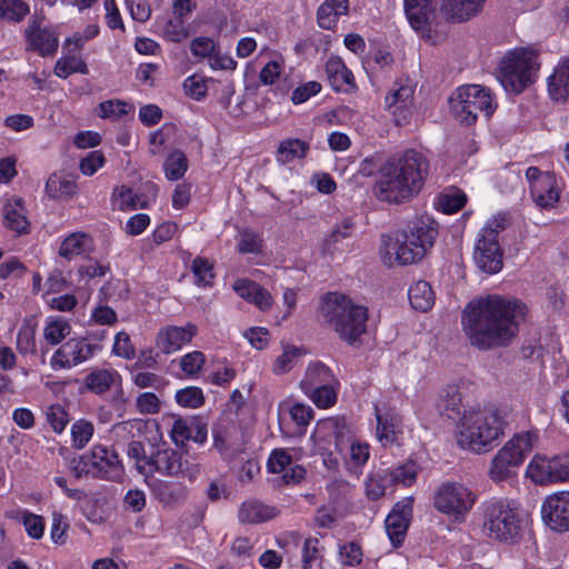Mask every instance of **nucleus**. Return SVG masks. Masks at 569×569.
Returning <instances> with one entry per match:
<instances>
[{"label":"nucleus","instance_id":"f257e3e1","mask_svg":"<svg viewBox=\"0 0 569 569\" xmlns=\"http://www.w3.org/2000/svg\"><path fill=\"white\" fill-rule=\"evenodd\" d=\"M527 306L509 296L490 293L469 301L461 312L462 332L479 350L507 347L525 320Z\"/></svg>","mask_w":569,"mask_h":569},{"label":"nucleus","instance_id":"f03ea898","mask_svg":"<svg viewBox=\"0 0 569 569\" xmlns=\"http://www.w3.org/2000/svg\"><path fill=\"white\" fill-rule=\"evenodd\" d=\"M428 171L427 158L416 150L392 156L379 167V176L373 186L375 194L389 203L408 201L420 192Z\"/></svg>","mask_w":569,"mask_h":569},{"label":"nucleus","instance_id":"7ed1b4c3","mask_svg":"<svg viewBox=\"0 0 569 569\" xmlns=\"http://www.w3.org/2000/svg\"><path fill=\"white\" fill-rule=\"evenodd\" d=\"M507 410L495 406L465 410L457 426L458 445L473 452L489 450L503 436Z\"/></svg>","mask_w":569,"mask_h":569},{"label":"nucleus","instance_id":"20e7f679","mask_svg":"<svg viewBox=\"0 0 569 569\" xmlns=\"http://www.w3.org/2000/svg\"><path fill=\"white\" fill-rule=\"evenodd\" d=\"M321 311L330 327L348 343H353L366 332L368 309L345 295L328 293Z\"/></svg>","mask_w":569,"mask_h":569},{"label":"nucleus","instance_id":"39448f33","mask_svg":"<svg viewBox=\"0 0 569 569\" xmlns=\"http://www.w3.org/2000/svg\"><path fill=\"white\" fill-rule=\"evenodd\" d=\"M537 442L538 431L536 430L521 431L513 435L492 458L488 469V477L493 482L506 481L513 477Z\"/></svg>","mask_w":569,"mask_h":569},{"label":"nucleus","instance_id":"423d86ee","mask_svg":"<svg viewBox=\"0 0 569 569\" xmlns=\"http://www.w3.org/2000/svg\"><path fill=\"white\" fill-rule=\"evenodd\" d=\"M521 528V517L513 501L490 500L483 506V533L493 540L513 542Z\"/></svg>","mask_w":569,"mask_h":569},{"label":"nucleus","instance_id":"0eeeda50","mask_svg":"<svg viewBox=\"0 0 569 569\" xmlns=\"http://www.w3.org/2000/svg\"><path fill=\"white\" fill-rule=\"evenodd\" d=\"M537 53L526 48L507 52L500 60L497 78L508 92L520 93L533 81Z\"/></svg>","mask_w":569,"mask_h":569},{"label":"nucleus","instance_id":"6e6552de","mask_svg":"<svg viewBox=\"0 0 569 569\" xmlns=\"http://www.w3.org/2000/svg\"><path fill=\"white\" fill-rule=\"evenodd\" d=\"M70 469L77 478L92 476L94 478L117 481L123 476V467L118 453L103 445L92 448L70 461Z\"/></svg>","mask_w":569,"mask_h":569},{"label":"nucleus","instance_id":"1a4fd4ad","mask_svg":"<svg viewBox=\"0 0 569 569\" xmlns=\"http://www.w3.org/2000/svg\"><path fill=\"white\" fill-rule=\"evenodd\" d=\"M450 110L461 123H476L479 113L489 118L496 110L491 92L479 84L459 87L449 98Z\"/></svg>","mask_w":569,"mask_h":569},{"label":"nucleus","instance_id":"9d476101","mask_svg":"<svg viewBox=\"0 0 569 569\" xmlns=\"http://www.w3.org/2000/svg\"><path fill=\"white\" fill-rule=\"evenodd\" d=\"M438 223L429 217H422L412 222L409 230H396L382 234L385 249H428L435 246L439 234Z\"/></svg>","mask_w":569,"mask_h":569},{"label":"nucleus","instance_id":"9b49d317","mask_svg":"<svg viewBox=\"0 0 569 569\" xmlns=\"http://www.w3.org/2000/svg\"><path fill=\"white\" fill-rule=\"evenodd\" d=\"M476 500L477 495L465 483L446 481L437 488L433 506L439 512L463 521Z\"/></svg>","mask_w":569,"mask_h":569},{"label":"nucleus","instance_id":"f8f14e48","mask_svg":"<svg viewBox=\"0 0 569 569\" xmlns=\"http://www.w3.org/2000/svg\"><path fill=\"white\" fill-rule=\"evenodd\" d=\"M526 178L533 202L541 209L556 208L560 200V188L556 174L541 171L538 167H529L526 170Z\"/></svg>","mask_w":569,"mask_h":569},{"label":"nucleus","instance_id":"ddd939ff","mask_svg":"<svg viewBox=\"0 0 569 569\" xmlns=\"http://www.w3.org/2000/svg\"><path fill=\"white\" fill-rule=\"evenodd\" d=\"M26 47L41 57L53 56L59 47L57 27L44 22L42 17H33L23 31Z\"/></svg>","mask_w":569,"mask_h":569},{"label":"nucleus","instance_id":"4468645a","mask_svg":"<svg viewBox=\"0 0 569 569\" xmlns=\"http://www.w3.org/2000/svg\"><path fill=\"white\" fill-rule=\"evenodd\" d=\"M101 349L100 343H91L87 338L69 339L54 351L50 366L54 370L72 368L88 361Z\"/></svg>","mask_w":569,"mask_h":569},{"label":"nucleus","instance_id":"2eb2a0df","mask_svg":"<svg viewBox=\"0 0 569 569\" xmlns=\"http://www.w3.org/2000/svg\"><path fill=\"white\" fill-rule=\"evenodd\" d=\"M545 523L555 531H569V491L548 496L541 506Z\"/></svg>","mask_w":569,"mask_h":569},{"label":"nucleus","instance_id":"dca6fc26","mask_svg":"<svg viewBox=\"0 0 569 569\" xmlns=\"http://www.w3.org/2000/svg\"><path fill=\"white\" fill-rule=\"evenodd\" d=\"M413 93V84L406 80L396 82L392 91L386 97V106L395 116L398 126L406 123L411 113Z\"/></svg>","mask_w":569,"mask_h":569},{"label":"nucleus","instance_id":"f3484780","mask_svg":"<svg viewBox=\"0 0 569 569\" xmlns=\"http://www.w3.org/2000/svg\"><path fill=\"white\" fill-rule=\"evenodd\" d=\"M197 332L198 329L192 323L167 326L159 330L156 345L163 353L170 355L189 345Z\"/></svg>","mask_w":569,"mask_h":569},{"label":"nucleus","instance_id":"a211bd4d","mask_svg":"<svg viewBox=\"0 0 569 569\" xmlns=\"http://www.w3.org/2000/svg\"><path fill=\"white\" fill-rule=\"evenodd\" d=\"M147 193H137L131 188L118 186L113 189L111 201L114 207L122 211L148 208L156 201L158 187L153 183L147 186Z\"/></svg>","mask_w":569,"mask_h":569},{"label":"nucleus","instance_id":"6ab92c4d","mask_svg":"<svg viewBox=\"0 0 569 569\" xmlns=\"http://www.w3.org/2000/svg\"><path fill=\"white\" fill-rule=\"evenodd\" d=\"M412 498L397 502L386 518V531L393 546H399L405 539L412 515Z\"/></svg>","mask_w":569,"mask_h":569},{"label":"nucleus","instance_id":"aec40b11","mask_svg":"<svg viewBox=\"0 0 569 569\" xmlns=\"http://www.w3.org/2000/svg\"><path fill=\"white\" fill-rule=\"evenodd\" d=\"M231 288L241 299L252 303L262 312L270 310L273 305L271 293L253 280L247 278L237 279Z\"/></svg>","mask_w":569,"mask_h":569},{"label":"nucleus","instance_id":"412c9836","mask_svg":"<svg viewBox=\"0 0 569 569\" xmlns=\"http://www.w3.org/2000/svg\"><path fill=\"white\" fill-rule=\"evenodd\" d=\"M433 0H405V11L411 27L423 38L430 37Z\"/></svg>","mask_w":569,"mask_h":569},{"label":"nucleus","instance_id":"4be33fe9","mask_svg":"<svg viewBox=\"0 0 569 569\" xmlns=\"http://www.w3.org/2000/svg\"><path fill=\"white\" fill-rule=\"evenodd\" d=\"M486 0H441L440 12L447 20L465 22L477 16Z\"/></svg>","mask_w":569,"mask_h":569},{"label":"nucleus","instance_id":"5701e85b","mask_svg":"<svg viewBox=\"0 0 569 569\" xmlns=\"http://www.w3.org/2000/svg\"><path fill=\"white\" fill-rule=\"evenodd\" d=\"M316 433L326 438L328 442L333 441L336 448L343 452L349 440L350 429L345 417H331L317 423Z\"/></svg>","mask_w":569,"mask_h":569},{"label":"nucleus","instance_id":"b1692460","mask_svg":"<svg viewBox=\"0 0 569 569\" xmlns=\"http://www.w3.org/2000/svg\"><path fill=\"white\" fill-rule=\"evenodd\" d=\"M327 80L336 91H345L356 87L352 72L346 67L339 57H330L325 64Z\"/></svg>","mask_w":569,"mask_h":569},{"label":"nucleus","instance_id":"393cba45","mask_svg":"<svg viewBox=\"0 0 569 569\" xmlns=\"http://www.w3.org/2000/svg\"><path fill=\"white\" fill-rule=\"evenodd\" d=\"M152 473L158 471L166 476L177 477L183 472L182 455L174 449H159L150 457Z\"/></svg>","mask_w":569,"mask_h":569},{"label":"nucleus","instance_id":"a878e982","mask_svg":"<svg viewBox=\"0 0 569 569\" xmlns=\"http://www.w3.org/2000/svg\"><path fill=\"white\" fill-rule=\"evenodd\" d=\"M548 92L556 101L569 98V58L561 59L548 78Z\"/></svg>","mask_w":569,"mask_h":569},{"label":"nucleus","instance_id":"bb28decb","mask_svg":"<svg viewBox=\"0 0 569 569\" xmlns=\"http://www.w3.org/2000/svg\"><path fill=\"white\" fill-rule=\"evenodd\" d=\"M3 222L8 229L17 234H23L29 231L30 223L21 199H10L4 203Z\"/></svg>","mask_w":569,"mask_h":569},{"label":"nucleus","instance_id":"cd10ccee","mask_svg":"<svg viewBox=\"0 0 569 569\" xmlns=\"http://www.w3.org/2000/svg\"><path fill=\"white\" fill-rule=\"evenodd\" d=\"M336 378L330 368L320 362L310 363L306 370L303 379L300 381L302 392H315L319 387L328 383H335Z\"/></svg>","mask_w":569,"mask_h":569},{"label":"nucleus","instance_id":"c85d7f7f","mask_svg":"<svg viewBox=\"0 0 569 569\" xmlns=\"http://www.w3.org/2000/svg\"><path fill=\"white\" fill-rule=\"evenodd\" d=\"M349 0H326L317 11L318 24L321 29L331 30L341 16L348 14Z\"/></svg>","mask_w":569,"mask_h":569},{"label":"nucleus","instance_id":"c756f323","mask_svg":"<svg viewBox=\"0 0 569 569\" xmlns=\"http://www.w3.org/2000/svg\"><path fill=\"white\" fill-rule=\"evenodd\" d=\"M77 182L69 176L52 173L46 182V192L54 200H69L77 193Z\"/></svg>","mask_w":569,"mask_h":569},{"label":"nucleus","instance_id":"7c9ffc66","mask_svg":"<svg viewBox=\"0 0 569 569\" xmlns=\"http://www.w3.org/2000/svg\"><path fill=\"white\" fill-rule=\"evenodd\" d=\"M278 515L276 507L258 500L244 501L239 509L241 522L260 523L273 519Z\"/></svg>","mask_w":569,"mask_h":569},{"label":"nucleus","instance_id":"2f4dec72","mask_svg":"<svg viewBox=\"0 0 569 569\" xmlns=\"http://www.w3.org/2000/svg\"><path fill=\"white\" fill-rule=\"evenodd\" d=\"M151 492L164 506H174L186 498V488L180 482L154 480Z\"/></svg>","mask_w":569,"mask_h":569},{"label":"nucleus","instance_id":"473e14b6","mask_svg":"<svg viewBox=\"0 0 569 569\" xmlns=\"http://www.w3.org/2000/svg\"><path fill=\"white\" fill-rule=\"evenodd\" d=\"M375 415L377 419V437L383 445H392L397 441V435L400 432L399 418L389 412H381L380 409L375 407Z\"/></svg>","mask_w":569,"mask_h":569},{"label":"nucleus","instance_id":"72a5a7b5","mask_svg":"<svg viewBox=\"0 0 569 569\" xmlns=\"http://www.w3.org/2000/svg\"><path fill=\"white\" fill-rule=\"evenodd\" d=\"M154 421L143 419H130L113 426L112 435L117 442L132 441L140 438L149 427H157Z\"/></svg>","mask_w":569,"mask_h":569},{"label":"nucleus","instance_id":"f704fd0d","mask_svg":"<svg viewBox=\"0 0 569 569\" xmlns=\"http://www.w3.org/2000/svg\"><path fill=\"white\" fill-rule=\"evenodd\" d=\"M408 298L413 309L426 312L435 305V292L429 282L418 280L408 290Z\"/></svg>","mask_w":569,"mask_h":569},{"label":"nucleus","instance_id":"c9c22d12","mask_svg":"<svg viewBox=\"0 0 569 569\" xmlns=\"http://www.w3.org/2000/svg\"><path fill=\"white\" fill-rule=\"evenodd\" d=\"M310 149V144L307 141L288 138L282 140L277 149V161L287 164L295 160L303 159Z\"/></svg>","mask_w":569,"mask_h":569},{"label":"nucleus","instance_id":"e433bc0d","mask_svg":"<svg viewBox=\"0 0 569 569\" xmlns=\"http://www.w3.org/2000/svg\"><path fill=\"white\" fill-rule=\"evenodd\" d=\"M53 73L60 79H67L72 73L88 74L89 68L80 56L63 51L54 64Z\"/></svg>","mask_w":569,"mask_h":569},{"label":"nucleus","instance_id":"4c0bfd02","mask_svg":"<svg viewBox=\"0 0 569 569\" xmlns=\"http://www.w3.org/2000/svg\"><path fill=\"white\" fill-rule=\"evenodd\" d=\"M553 465L552 458H547L543 456H535L529 462L526 475L529 477L535 483L538 485H547L553 483Z\"/></svg>","mask_w":569,"mask_h":569},{"label":"nucleus","instance_id":"58836bf2","mask_svg":"<svg viewBox=\"0 0 569 569\" xmlns=\"http://www.w3.org/2000/svg\"><path fill=\"white\" fill-rule=\"evenodd\" d=\"M505 228V216L498 214L489 219L479 233L475 249H490L491 247L498 246V236Z\"/></svg>","mask_w":569,"mask_h":569},{"label":"nucleus","instance_id":"ea45409f","mask_svg":"<svg viewBox=\"0 0 569 569\" xmlns=\"http://www.w3.org/2000/svg\"><path fill=\"white\" fill-rule=\"evenodd\" d=\"M160 36L171 42H181L190 36L183 19L171 17L157 22Z\"/></svg>","mask_w":569,"mask_h":569},{"label":"nucleus","instance_id":"a19ab883","mask_svg":"<svg viewBox=\"0 0 569 569\" xmlns=\"http://www.w3.org/2000/svg\"><path fill=\"white\" fill-rule=\"evenodd\" d=\"M70 332L71 325L67 319L57 316H51L46 319L43 338L49 345H59L70 335Z\"/></svg>","mask_w":569,"mask_h":569},{"label":"nucleus","instance_id":"79ce46f5","mask_svg":"<svg viewBox=\"0 0 569 569\" xmlns=\"http://www.w3.org/2000/svg\"><path fill=\"white\" fill-rule=\"evenodd\" d=\"M189 162L187 156L180 150H172L166 157L162 169L169 181H178L188 171Z\"/></svg>","mask_w":569,"mask_h":569},{"label":"nucleus","instance_id":"37998d69","mask_svg":"<svg viewBox=\"0 0 569 569\" xmlns=\"http://www.w3.org/2000/svg\"><path fill=\"white\" fill-rule=\"evenodd\" d=\"M120 376L116 370L100 369L92 371L86 378L87 388L94 393H104L118 383Z\"/></svg>","mask_w":569,"mask_h":569},{"label":"nucleus","instance_id":"c03bdc74","mask_svg":"<svg viewBox=\"0 0 569 569\" xmlns=\"http://www.w3.org/2000/svg\"><path fill=\"white\" fill-rule=\"evenodd\" d=\"M383 470H385L391 486L402 485V486L409 487L417 479L418 466L413 461H407V462L399 465L392 469H383Z\"/></svg>","mask_w":569,"mask_h":569},{"label":"nucleus","instance_id":"a18cd8bd","mask_svg":"<svg viewBox=\"0 0 569 569\" xmlns=\"http://www.w3.org/2000/svg\"><path fill=\"white\" fill-rule=\"evenodd\" d=\"M473 261L482 272L495 274L502 268V251H473Z\"/></svg>","mask_w":569,"mask_h":569},{"label":"nucleus","instance_id":"49530a36","mask_svg":"<svg viewBox=\"0 0 569 569\" xmlns=\"http://www.w3.org/2000/svg\"><path fill=\"white\" fill-rule=\"evenodd\" d=\"M30 12L29 4L23 0H0V19L20 22Z\"/></svg>","mask_w":569,"mask_h":569},{"label":"nucleus","instance_id":"de8ad7c7","mask_svg":"<svg viewBox=\"0 0 569 569\" xmlns=\"http://www.w3.org/2000/svg\"><path fill=\"white\" fill-rule=\"evenodd\" d=\"M425 251H380L381 262L389 267L408 266L416 263L423 258Z\"/></svg>","mask_w":569,"mask_h":569},{"label":"nucleus","instance_id":"09e8293b","mask_svg":"<svg viewBox=\"0 0 569 569\" xmlns=\"http://www.w3.org/2000/svg\"><path fill=\"white\" fill-rule=\"evenodd\" d=\"M391 486L383 469L371 473L366 481V495L371 500H378L386 495V489Z\"/></svg>","mask_w":569,"mask_h":569},{"label":"nucleus","instance_id":"8fccbe9b","mask_svg":"<svg viewBox=\"0 0 569 569\" xmlns=\"http://www.w3.org/2000/svg\"><path fill=\"white\" fill-rule=\"evenodd\" d=\"M338 381L335 383H328L323 387H319L315 392H305V395L318 407L329 408L337 401V388Z\"/></svg>","mask_w":569,"mask_h":569},{"label":"nucleus","instance_id":"3c124183","mask_svg":"<svg viewBox=\"0 0 569 569\" xmlns=\"http://www.w3.org/2000/svg\"><path fill=\"white\" fill-rule=\"evenodd\" d=\"M132 109L126 101L113 99L102 101L98 106V116L102 119H120Z\"/></svg>","mask_w":569,"mask_h":569},{"label":"nucleus","instance_id":"603ef678","mask_svg":"<svg viewBox=\"0 0 569 569\" xmlns=\"http://www.w3.org/2000/svg\"><path fill=\"white\" fill-rule=\"evenodd\" d=\"M174 399L179 406L191 409L199 408L204 402L202 390L193 386L179 389L176 392Z\"/></svg>","mask_w":569,"mask_h":569},{"label":"nucleus","instance_id":"864d4df0","mask_svg":"<svg viewBox=\"0 0 569 569\" xmlns=\"http://www.w3.org/2000/svg\"><path fill=\"white\" fill-rule=\"evenodd\" d=\"M302 353L303 351L300 348L292 346L284 347L283 352L274 361L273 371L277 375L288 372Z\"/></svg>","mask_w":569,"mask_h":569},{"label":"nucleus","instance_id":"5fc2aeb1","mask_svg":"<svg viewBox=\"0 0 569 569\" xmlns=\"http://www.w3.org/2000/svg\"><path fill=\"white\" fill-rule=\"evenodd\" d=\"M128 457L136 460V467L140 473L148 476L152 473L150 467V458L144 455V447L141 441L132 440L128 445L127 449Z\"/></svg>","mask_w":569,"mask_h":569},{"label":"nucleus","instance_id":"6e6d98bb","mask_svg":"<svg viewBox=\"0 0 569 569\" xmlns=\"http://www.w3.org/2000/svg\"><path fill=\"white\" fill-rule=\"evenodd\" d=\"M321 560L320 541L310 537L303 541L301 550L302 569H312L315 563Z\"/></svg>","mask_w":569,"mask_h":569},{"label":"nucleus","instance_id":"4d7b16f0","mask_svg":"<svg viewBox=\"0 0 569 569\" xmlns=\"http://www.w3.org/2000/svg\"><path fill=\"white\" fill-rule=\"evenodd\" d=\"M346 449H349L350 452L348 465L356 469L363 467L370 457V446L367 442L352 440L349 446L345 447Z\"/></svg>","mask_w":569,"mask_h":569},{"label":"nucleus","instance_id":"13d9d810","mask_svg":"<svg viewBox=\"0 0 569 569\" xmlns=\"http://www.w3.org/2000/svg\"><path fill=\"white\" fill-rule=\"evenodd\" d=\"M93 431V425L90 421L83 419L76 421L71 427L73 446L82 449L91 440Z\"/></svg>","mask_w":569,"mask_h":569},{"label":"nucleus","instance_id":"bf43d9fd","mask_svg":"<svg viewBox=\"0 0 569 569\" xmlns=\"http://www.w3.org/2000/svg\"><path fill=\"white\" fill-rule=\"evenodd\" d=\"M17 348L21 353H30L36 350V327L24 323L17 335Z\"/></svg>","mask_w":569,"mask_h":569},{"label":"nucleus","instance_id":"052dcab7","mask_svg":"<svg viewBox=\"0 0 569 569\" xmlns=\"http://www.w3.org/2000/svg\"><path fill=\"white\" fill-rule=\"evenodd\" d=\"M209 81L210 79L201 74H192L184 80L183 88L189 97L200 100L208 91Z\"/></svg>","mask_w":569,"mask_h":569},{"label":"nucleus","instance_id":"680f3d73","mask_svg":"<svg viewBox=\"0 0 569 569\" xmlns=\"http://www.w3.org/2000/svg\"><path fill=\"white\" fill-rule=\"evenodd\" d=\"M192 272L194 276V282L198 286H211L213 279V267L208 260L203 258H196L192 263Z\"/></svg>","mask_w":569,"mask_h":569},{"label":"nucleus","instance_id":"e2e57ef3","mask_svg":"<svg viewBox=\"0 0 569 569\" xmlns=\"http://www.w3.org/2000/svg\"><path fill=\"white\" fill-rule=\"evenodd\" d=\"M136 409L141 415H156L161 410V401L153 392H141L136 398Z\"/></svg>","mask_w":569,"mask_h":569},{"label":"nucleus","instance_id":"0e129e2a","mask_svg":"<svg viewBox=\"0 0 569 569\" xmlns=\"http://www.w3.org/2000/svg\"><path fill=\"white\" fill-rule=\"evenodd\" d=\"M206 362V357L200 351H192L186 353L180 359V368L187 376H196L198 375Z\"/></svg>","mask_w":569,"mask_h":569},{"label":"nucleus","instance_id":"69168bd1","mask_svg":"<svg viewBox=\"0 0 569 569\" xmlns=\"http://www.w3.org/2000/svg\"><path fill=\"white\" fill-rule=\"evenodd\" d=\"M46 417L48 423L57 433H61L69 422L68 413L60 405L49 406L46 410Z\"/></svg>","mask_w":569,"mask_h":569},{"label":"nucleus","instance_id":"338daca9","mask_svg":"<svg viewBox=\"0 0 569 569\" xmlns=\"http://www.w3.org/2000/svg\"><path fill=\"white\" fill-rule=\"evenodd\" d=\"M117 320V312L111 307L100 303L92 309L89 323L111 327L116 325Z\"/></svg>","mask_w":569,"mask_h":569},{"label":"nucleus","instance_id":"774afa93","mask_svg":"<svg viewBox=\"0 0 569 569\" xmlns=\"http://www.w3.org/2000/svg\"><path fill=\"white\" fill-rule=\"evenodd\" d=\"M106 163V158L100 150L90 151L79 163L82 174L91 177Z\"/></svg>","mask_w":569,"mask_h":569}]
</instances>
